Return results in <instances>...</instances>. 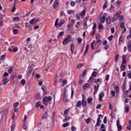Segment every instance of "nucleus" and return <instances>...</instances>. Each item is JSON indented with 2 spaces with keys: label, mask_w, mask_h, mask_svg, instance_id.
Segmentation results:
<instances>
[{
  "label": "nucleus",
  "mask_w": 131,
  "mask_h": 131,
  "mask_svg": "<svg viewBox=\"0 0 131 131\" xmlns=\"http://www.w3.org/2000/svg\"><path fill=\"white\" fill-rule=\"evenodd\" d=\"M76 17L77 20H80V14L77 13L76 14Z\"/></svg>",
  "instance_id": "obj_37"
},
{
  "label": "nucleus",
  "mask_w": 131,
  "mask_h": 131,
  "mask_svg": "<svg viewBox=\"0 0 131 131\" xmlns=\"http://www.w3.org/2000/svg\"><path fill=\"white\" fill-rule=\"evenodd\" d=\"M17 117H18V115L16 116V114H15V113H13L12 114V119H16V118H17Z\"/></svg>",
  "instance_id": "obj_30"
},
{
  "label": "nucleus",
  "mask_w": 131,
  "mask_h": 131,
  "mask_svg": "<svg viewBox=\"0 0 131 131\" xmlns=\"http://www.w3.org/2000/svg\"><path fill=\"white\" fill-rule=\"evenodd\" d=\"M58 7H59V3H58V0H55L54 4V9H57Z\"/></svg>",
  "instance_id": "obj_12"
},
{
  "label": "nucleus",
  "mask_w": 131,
  "mask_h": 131,
  "mask_svg": "<svg viewBox=\"0 0 131 131\" xmlns=\"http://www.w3.org/2000/svg\"><path fill=\"white\" fill-rule=\"evenodd\" d=\"M36 98L37 99V100H41V97H40V95L39 94H37Z\"/></svg>",
  "instance_id": "obj_46"
},
{
  "label": "nucleus",
  "mask_w": 131,
  "mask_h": 131,
  "mask_svg": "<svg viewBox=\"0 0 131 131\" xmlns=\"http://www.w3.org/2000/svg\"><path fill=\"white\" fill-rule=\"evenodd\" d=\"M75 27V28H76V29H78V28H79V27H80V22L78 21L77 23V24H76Z\"/></svg>",
  "instance_id": "obj_19"
},
{
  "label": "nucleus",
  "mask_w": 131,
  "mask_h": 131,
  "mask_svg": "<svg viewBox=\"0 0 131 131\" xmlns=\"http://www.w3.org/2000/svg\"><path fill=\"white\" fill-rule=\"evenodd\" d=\"M103 25L101 24H99V25H98V28L99 29H103Z\"/></svg>",
  "instance_id": "obj_55"
},
{
  "label": "nucleus",
  "mask_w": 131,
  "mask_h": 131,
  "mask_svg": "<svg viewBox=\"0 0 131 131\" xmlns=\"http://www.w3.org/2000/svg\"><path fill=\"white\" fill-rule=\"evenodd\" d=\"M18 106H19V102L14 103V107H17Z\"/></svg>",
  "instance_id": "obj_61"
},
{
  "label": "nucleus",
  "mask_w": 131,
  "mask_h": 131,
  "mask_svg": "<svg viewBox=\"0 0 131 131\" xmlns=\"http://www.w3.org/2000/svg\"><path fill=\"white\" fill-rule=\"evenodd\" d=\"M111 96H112L113 97H115L116 95V93L115 92V91L114 90H112L111 91Z\"/></svg>",
  "instance_id": "obj_23"
},
{
  "label": "nucleus",
  "mask_w": 131,
  "mask_h": 131,
  "mask_svg": "<svg viewBox=\"0 0 131 131\" xmlns=\"http://www.w3.org/2000/svg\"><path fill=\"white\" fill-rule=\"evenodd\" d=\"M81 105H82V103L81 101H79L77 103V107H80V106H81Z\"/></svg>",
  "instance_id": "obj_38"
},
{
  "label": "nucleus",
  "mask_w": 131,
  "mask_h": 131,
  "mask_svg": "<svg viewBox=\"0 0 131 131\" xmlns=\"http://www.w3.org/2000/svg\"><path fill=\"white\" fill-rule=\"evenodd\" d=\"M71 51L72 52V54H73L74 52V43L73 42L71 43Z\"/></svg>",
  "instance_id": "obj_11"
},
{
  "label": "nucleus",
  "mask_w": 131,
  "mask_h": 131,
  "mask_svg": "<svg viewBox=\"0 0 131 131\" xmlns=\"http://www.w3.org/2000/svg\"><path fill=\"white\" fill-rule=\"evenodd\" d=\"M112 38H113V35H112L108 36V40H112Z\"/></svg>",
  "instance_id": "obj_63"
},
{
  "label": "nucleus",
  "mask_w": 131,
  "mask_h": 131,
  "mask_svg": "<svg viewBox=\"0 0 131 131\" xmlns=\"http://www.w3.org/2000/svg\"><path fill=\"white\" fill-rule=\"evenodd\" d=\"M29 26H30V24H29V23H26L25 27H26V28H28V27H29Z\"/></svg>",
  "instance_id": "obj_60"
},
{
  "label": "nucleus",
  "mask_w": 131,
  "mask_h": 131,
  "mask_svg": "<svg viewBox=\"0 0 131 131\" xmlns=\"http://www.w3.org/2000/svg\"><path fill=\"white\" fill-rule=\"evenodd\" d=\"M95 83H97V82H99V83H101L102 82V78H98L97 79V81H94Z\"/></svg>",
  "instance_id": "obj_33"
},
{
  "label": "nucleus",
  "mask_w": 131,
  "mask_h": 131,
  "mask_svg": "<svg viewBox=\"0 0 131 131\" xmlns=\"http://www.w3.org/2000/svg\"><path fill=\"white\" fill-rule=\"evenodd\" d=\"M122 90L123 92L125 91V83H123L122 85Z\"/></svg>",
  "instance_id": "obj_40"
},
{
  "label": "nucleus",
  "mask_w": 131,
  "mask_h": 131,
  "mask_svg": "<svg viewBox=\"0 0 131 131\" xmlns=\"http://www.w3.org/2000/svg\"><path fill=\"white\" fill-rule=\"evenodd\" d=\"M93 102V98H88V103L90 104V103H92Z\"/></svg>",
  "instance_id": "obj_54"
},
{
  "label": "nucleus",
  "mask_w": 131,
  "mask_h": 131,
  "mask_svg": "<svg viewBox=\"0 0 131 131\" xmlns=\"http://www.w3.org/2000/svg\"><path fill=\"white\" fill-rule=\"evenodd\" d=\"M128 84H129V88L128 91H131V81H129L128 82Z\"/></svg>",
  "instance_id": "obj_64"
},
{
  "label": "nucleus",
  "mask_w": 131,
  "mask_h": 131,
  "mask_svg": "<svg viewBox=\"0 0 131 131\" xmlns=\"http://www.w3.org/2000/svg\"><path fill=\"white\" fill-rule=\"evenodd\" d=\"M64 35V32L61 31L59 33V35L57 36V37H59V36H63Z\"/></svg>",
  "instance_id": "obj_50"
},
{
  "label": "nucleus",
  "mask_w": 131,
  "mask_h": 131,
  "mask_svg": "<svg viewBox=\"0 0 131 131\" xmlns=\"http://www.w3.org/2000/svg\"><path fill=\"white\" fill-rule=\"evenodd\" d=\"M86 72H88V71H87L86 70H85L84 71L83 74H82V75H81V76H80V78H81V77H82H82H83V76H85L86 75Z\"/></svg>",
  "instance_id": "obj_21"
},
{
  "label": "nucleus",
  "mask_w": 131,
  "mask_h": 131,
  "mask_svg": "<svg viewBox=\"0 0 131 131\" xmlns=\"http://www.w3.org/2000/svg\"><path fill=\"white\" fill-rule=\"evenodd\" d=\"M41 104V102L40 101L37 102L36 103L35 107L36 108H38V106Z\"/></svg>",
  "instance_id": "obj_41"
},
{
  "label": "nucleus",
  "mask_w": 131,
  "mask_h": 131,
  "mask_svg": "<svg viewBox=\"0 0 131 131\" xmlns=\"http://www.w3.org/2000/svg\"><path fill=\"white\" fill-rule=\"evenodd\" d=\"M106 19V16L103 15L101 18L100 19V22L101 23H104L105 22V20Z\"/></svg>",
  "instance_id": "obj_16"
},
{
  "label": "nucleus",
  "mask_w": 131,
  "mask_h": 131,
  "mask_svg": "<svg viewBox=\"0 0 131 131\" xmlns=\"http://www.w3.org/2000/svg\"><path fill=\"white\" fill-rule=\"evenodd\" d=\"M48 117V113H45L43 115L42 118L43 119H47V118Z\"/></svg>",
  "instance_id": "obj_27"
},
{
  "label": "nucleus",
  "mask_w": 131,
  "mask_h": 131,
  "mask_svg": "<svg viewBox=\"0 0 131 131\" xmlns=\"http://www.w3.org/2000/svg\"><path fill=\"white\" fill-rule=\"evenodd\" d=\"M101 116H102V115H98V118L97 120V123L95 125L96 127H97V126H100V125H101V122L100 120Z\"/></svg>",
  "instance_id": "obj_4"
},
{
  "label": "nucleus",
  "mask_w": 131,
  "mask_h": 131,
  "mask_svg": "<svg viewBox=\"0 0 131 131\" xmlns=\"http://www.w3.org/2000/svg\"><path fill=\"white\" fill-rule=\"evenodd\" d=\"M127 47H128V50L129 51V52H131V45L130 44L128 45Z\"/></svg>",
  "instance_id": "obj_56"
},
{
  "label": "nucleus",
  "mask_w": 131,
  "mask_h": 131,
  "mask_svg": "<svg viewBox=\"0 0 131 131\" xmlns=\"http://www.w3.org/2000/svg\"><path fill=\"white\" fill-rule=\"evenodd\" d=\"M39 21V19L38 18H33L30 20L29 23L30 24H36Z\"/></svg>",
  "instance_id": "obj_5"
},
{
  "label": "nucleus",
  "mask_w": 131,
  "mask_h": 131,
  "mask_svg": "<svg viewBox=\"0 0 131 131\" xmlns=\"http://www.w3.org/2000/svg\"><path fill=\"white\" fill-rule=\"evenodd\" d=\"M124 25H125L124 23H122L120 24L121 28H122V29H124V31H123V33H124V32L126 31V28L124 27Z\"/></svg>",
  "instance_id": "obj_9"
},
{
  "label": "nucleus",
  "mask_w": 131,
  "mask_h": 131,
  "mask_svg": "<svg viewBox=\"0 0 131 131\" xmlns=\"http://www.w3.org/2000/svg\"><path fill=\"white\" fill-rule=\"evenodd\" d=\"M103 123L106 124L107 123V117H105L104 119H103Z\"/></svg>",
  "instance_id": "obj_59"
},
{
  "label": "nucleus",
  "mask_w": 131,
  "mask_h": 131,
  "mask_svg": "<svg viewBox=\"0 0 131 131\" xmlns=\"http://www.w3.org/2000/svg\"><path fill=\"white\" fill-rule=\"evenodd\" d=\"M119 59V55L117 54L116 56H115V61L116 62H118V60Z\"/></svg>",
  "instance_id": "obj_35"
},
{
  "label": "nucleus",
  "mask_w": 131,
  "mask_h": 131,
  "mask_svg": "<svg viewBox=\"0 0 131 131\" xmlns=\"http://www.w3.org/2000/svg\"><path fill=\"white\" fill-rule=\"evenodd\" d=\"M77 40L78 43H81V42L82 41V38H81V37H78L77 39Z\"/></svg>",
  "instance_id": "obj_32"
},
{
  "label": "nucleus",
  "mask_w": 131,
  "mask_h": 131,
  "mask_svg": "<svg viewBox=\"0 0 131 131\" xmlns=\"http://www.w3.org/2000/svg\"><path fill=\"white\" fill-rule=\"evenodd\" d=\"M83 66V64L82 63H79L77 64V68L79 69V68H81Z\"/></svg>",
  "instance_id": "obj_20"
},
{
  "label": "nucleus",
  "mask_w": 131,
  "mask_h": 131,
  "mask_svg": "<svg viewBox=\"0 0 131 131\" xmlns=\"http://www.w3.org/2000/svg\"><path fill=\"white\" fill-rule=\"evenodd\" d=\"M8 82H9V79L5 78L3 80V83H4V85H6V84H7V83H8Z\"/></svg>",
  "instance_id": "obj_18"
},
{
  "label": "nucleus",
  "mask_w": 131,
  "mask_h": 131,
  "mask_svg": "<svg viewBox=\"0 0 131 131\" xmlns=\"http://www.w3.org/2000/svg\"><path fill=\"white\" fill-rule=\"evenodd\" d=\"M82 105L83 106H86V101H85V100L84 99V98L82 99Z\"/></svg>",
  "instance_id": "obj_17"
},
{
  "label": "nucleus",
  "mask_w": 131,
  "mask_h": 131,
  "mask_svg": "<svg viewBox=\"0 0 131 131\" xmlns=\"http://www.w3.org/2000/svg\"><path fill=\"white\" fill-rule=\"evenodd\" d=\"M69 111H70V108H68V109L65 110L64 112V115H68V114H69Z\"/></svg>",
  "instance_id": "obj_25"
},
{
  "label": "nucleus",
  "mask_w": 131,
  "mask_h": 131,
  "mask_svg": "<svg viewBox=\"0 0 131 131\" xmlns=\"http://www.w3.org/2000/svg\"><path fill=\"white\" fill-rule=\"evenodd\" d=\"M51 96H45L42 99L43 104H44L45 106H48V103H49V102H51Z\"/></svg>",
  "instance_id": "obj_1"
},
{
  "label": "nucleus",
  "mask_w": 131,
  "mask_h": 131,
  "mask_svg": "<svg viewBox=\"0 0 131 131\" xmlns=\"http://www.w3.org/2000/svg\"><path fill=\"white\" fill-rule=\"evenodd\" d=\"M67 27H68V30H70L72 28V27H71V24H69L68 26H67Z\"/></svg>",
  "instance_id": "obj_57"
},
{
  "label": "nucleus",
  "mask_w": 131,
  "mask_h": 131,
  "mask_svg": "<svg viewBox=\"0 0 131 131\" xmlns=\"http://www.w3.org/2000/svg\"><path fill=\"white\" fill-rule=\"evenodd\" d=\"M109 78H110V75L109 74L106 75L105 76L106 81H108L109 80Z\"/></svg>",
  "instance_id": "obj_39"
},
{
  "label": "nucleus",
  "mask_w": 131,
  "mask_h": 131,
  "mask_svg": "<svg viewBox=\"0 0 131 131\" xmlns=\"http://www.w3.org/2000/svg\"><path fill=\"white\" fill-rule=\"evenodd\" d=\"M92 76H93V77H96V76H97V72H93L92 74Z\"/></svg>",
  "instance_id": "obj_51"
},
{
  "label": "nucleus",
  "mask_w": 131,
  "mask_h": 131,
  "mask_svg": "<svg viewBox=\"0 0 131 131\" xmlns=\"http://www.w3.org/2000/svg\"><path fill=\"white\" fill-rule=\"evenodd\" d=\"M118 127V130H121V129H122V126H121V125H118L117 126Z\"/></svg>",
  "instance_id": "obj_58"
},
{
  "label": "nucleus",
  "mask_w": 131,
  "mask_h": 131,
  "mask_svg": "<svg viewBox=\"0 0 131 131\" xmlns=\"http://www.w3.org/2000/svg\"><path fill=\"white\" fill-rule=\"evenodd\" d=\"M104 96H105V94L104 93V92H101L99 95V101H102Z\"/></svg>",
  "instance_id": "obj_6"
},
{
  "label": "nucleus",
  "mask_w": 131,
  "mask_h": 131,
  "mask_svg": "<svg viewBox=\"0 0 131 131\" xmlns=\"http://www.w3.org/2000/svg\"><path fill=\"white\" fill-rule=\"evenodd\" d=\"M18 32V29H14L13 30V34H17Z\"/></svg>",
  "instance_id": "obj_34"
},
{
  "label": "nucleus",
  "mask_w": 131,
  "mask_h": 131,
  "mask_svg": "<svg viewBox=\"0 0 131 131\" xmlns=\"http://www.w3.org/2000/svg\"><path fill=\"white\" fill-rule=\"evenodd\" d=\"M70 6L71 7H75V2L72 1L70 3Z\"/></svg>",
  "instance_id": "obj_42"
},
{
  "label": "nucleus",
  "mask_w": 131,
  "mask_h": 131,
  "mask_svg": "<svg viewBox=\"0 0 131 131\" xmlns=\"http://www.w3.org/2000/svg\"><path fill=\"white\" fill-rule=\"evenodd\" d=\"M68 14L70 15V14H73L74 12L72 10H69L67 11Z\"/></svg>",
  "instance_id": "obj_36"
},
{
  "label": "nucleus",
  "mask_w": 131,
  "mask_h": 131,
  "mask_svg": "<svg viewBox=\"0 0 131 131\" xmlns=\"http://www.w3.org/2000/svg\"><path fill=\"white\" fill-rule=\"evenodd\" d=\"M63 24H64V20L60 21L59 24L58 25V27H61V26H62V25H63Z\"/></svg>",
  "instance_id": "obj_43"
},
{
  "label": "nucleus",
  "mask_w": 131,
  "mask_h": 131,
  "mask_svg": "<svg viewBox=\"0 0 131 131\" xmlns=\"http://www.w3.org/2000/svg\"><path fill=\"white\" fill-rule=\"evenodd\" d=\"M117 20V18H115L114 17H113V18H112L111 19V21L112 22H116V21Z\"/></svg>",
  "instance_id": "obj_44"
},
{
  "label": "nucleus",
  "mask_w": 131,
  "mask_h": 131,
  "mask_svg": "<svg viewBox=\"0 0 131 131\" xmlns=\"http://www.w3.org/2000/svg\"><path fill=\"white\" fill-rule=\"evenodd\" d=\"M99 85H97V86H94V95H96L97 94V93H98V91H99Z\"/></svg>",
  "instance_id": "obj_10"
},
{
  "label": "nucleus",
  "mask_w": 131,
  "mask_h": 131,
  "mask_svg": "<svg viewBox=\"0 0 131 131\" xmlns=\"http://www.w3.org/2000/svg\"><path fill=\"white\" fill-rule=\"evenodd\" d=\"M116 16L119 18V21H122L123 20V15H121V12L118 11L116 13Z\"/></svg>",
  "instance_id": "obj_3"
},
{
  "label": "nucleus",
  "mask_w": 131,
  "mask_h": 131,
  "mask_svg": "<svg viewBox=\"0 0 131 131\" xmlns=\"http://www.w3.org/2000/svg\"><path fill=\"white\" fill-rule=\"evenodd\" d=\"M71 130L72 131H76V127H75V126H72L71 127Z\"/></svg>",
  "instance_id": "obj_62"
},
{
  "label": "nucleus",
  "mask_w": 131,
  "mask_h": 131,
  "mask_svg": "<svg viewBox=\"0 0 131 131\" xmlns=\"http://www.w3.org/2000/svg\"><path fill=\"white\" fill-rule=\"evenodd\" d=\"M97 27V24L96 23H93V27L92 28V29L93 30H95V29Z\"/></svg>",
  "instance_id": "obj_49"
},
{
  "label": "nucleus",
  "mask_w": 131,
  "mask_h": 131,
  "mask_svg": "<svg viewBox=\"0 0 131 131\" xmlns=\"http://www.w3.org/2000/svg\"><path fill=\"white\" fill-rule=\"evenodd\" d=\"M120 68L121 69L123 70V71H124V70H125V66L124 65L121 64Z\"/></svg>",
  "instance_id": "obj_45"
},
{
  "label": "nucleus",
  "mask_w": 131,
  "mask_h": 131,
  "mask_svg": "<svg viewBox=\"0 0 131 131\" xmlns=\"http://www.w3.org/2000/svg\"><path fill=\"white\" fill-rule=\"evenodd\" d=\"M62 100L64 102H67L68 101V98H67V93L66 92H64Z\"/></svg>",
  "instance_id": "obj_7"
},
{
  "label": "nucleus",
  "mask_w": 131,
  "mask_h": 131,
  "mask_svg": "<svg viewBox=\"0 0 131 131\" xmlns=\"http://www.w3.org/2000/svg\"><path fill=\"white\" fill-rule=\"evenodd\" d=\"M111 22V18H110V17H107V18H106V23L107 24H110Z\"/></svg>",
  "instance_id": "obj_31"
},
{
  "label": "nucleus",
  "mask_w": 131,
  "mask_h": 131,
  "mask_svg": "<svg viewBox=\"0 0 131 131\" xmlns=\"http://www.w3.org/2000/svg\"><path fill=\"white\" fill-rule=\"evenodd\" d=\"M28 127V124L26 123V122H24V125L23 126V128L24 129H26Z\"/></svg>",
  "instance_id": "obj_15"
},
{
  "label": "nucleus",
  "mask_w": 131,
  "mask_h": 131,
  "mask_svg": "<svg viewBox=\"0 0 131 131\" xmlns=\"http://www.w3.org/2000/svg\"><path fill=\"white\" fill-rule=\"evenodd\" d=\"M87 88H90V83H86L83 85V89L85 90Z\"/></svg>",
  "instance_id": "obj_14"
},
{
  "label": "nucleus",
  "mask_w": 131,
  "mask_h": 131,
  "mask_svg": "<svg viewBox=\"0 0 131 131\" xmlns=\"http://www.w3.org/2000/svg\"><path fill=\"white\" fill-rule=\"evenodd\" d=\"M94 45H95V40H94L91 44L92 50H94Z\"/></svg>",
  "instance_id": "obj_47"
},
{
  "label": "nucleus",
  "mask_w": 131,
  "mask_h": 131,
  "mask_svg": "<svg viewBox=\"0 0 131 131\" xmlns=\"http://www.w3.org/2000/svg\"><path fill=\"white\" fill-rule=\"evenodd\" d=\"M89 47L90 46H89V45H86V49H85V52L84 53V56H85V55H86V53H88V51H89Z\"/></svg>",
  "instance_id": "obj_22"
},
{
  "label": "nucleus",
  "mask_w": 131,
  "mask_h": 131,
  "mask_svg": "<svg viewBox=\"0 0 131 131\" xmlns=\"http://www.w3.org/2000/svg\"><path fill=\"white\" fill-rule=\"evenodd\" d=\"M9 52H13V53H16L18 51V48L14 47L13 49L8 48Z\"/></svg>",
  "instance_id": "obj_8"
},
{
  "label": "nucleus",
  "mask_w": 131,
  "mask_h": 131,
  "mask_svg": "<svg viewBox=\"0 0 131 131\" xmlns=\"http://www.w3.org/2000/svg\"><path fill=\"white\" fill-rule=\"evenodd\" d=\"M58 21H59V19L58 18H57L55 20V24H54V26H55V27H59V23H58Z\"/></svg>",
  "instance_id": "obj_24"
},
{
  "label": "nucleus",
  "mask_w": 131,
  "mask_h": 131,
  "mask_svg": "<svg viewBox=\"0 0 131 131\" xmlns=\"http://www.w3.org/2000/svg\"><path fill=\"white\" fill-rule=\"evenodd\" d=\"M110 11V12H114V7L113 6H111Z\"/></svg>",
  "instance_id": "obj_52"
},
{
  "label": "nucleus",
  "mask_w": 131,
  "mask_h": 131,
  "mask_svg": "<svg viewBox=\"0 0 131 131\" xmlns=\"http://www.w3.org/2000/svg\"><path fill=\"white\" fill-rule=\"evenodd\" d=\"M115 91L117 95H119V94L120 91H119V87L118 86H116L115 88Z\"/></svg>",
  "instance_id": "obj_13"
},
{
  "label": "nucleus",
  "mask_w": 131,
  "mask_h": 131,
  "mask_svg": "<svg viewBox=\"0 0 131 131\" xmlns=\"http://www.w3.org/2000/svg\"><path fill=\"white\" fill-rule=\"evenodd\" d=\"M67 84V80H63L62 81V86H64V85H65V84Z\"/></svg>",
  "instance_id": "obj_53"
},
{
  "label": "nucleus",
  "mask_w": 131,
  "mask_h": 131,
  "mask_svg": "<svg viewBox=\"0 0 131 131\" xmlns=\"http://www.w3.org/2000/svg\"><path fill=\"white\" fill-rule=\"evenodd\" d=\"M125 112H126V113H127L128 111H129V107L128 106V105L125 106Z\"/></svg>",
  "instance_id": "obj_26"
},
{
  "label": "nucleus",
  "mask_w": 131,
  "mask_h": 131,
  "mask_svg": "<svg viewBox=\"0 0 131 131\" xmlns=\"http://www.w3.org/2000/svg\"><path fill=\"white\" fill-rule=\"evenodd\" d=\"M71 41V36H70V35H68V37L62 41V43L64 45H67V42H69V41Z\"/></svg>",
  "instance_id": "obj_2"
},
{
  "label": "nucleus",
  "mask_w": 131,
  "mask_h": 131,
  "mask_svg": "<svg viewBox=\"0 0 131 131\" xmlns=\"http://www.w3.org/2000/svg\"><path fill=\"white\" fill-rule=\"evenodd\" d=\"M80 15L82 17H84V16H85V10H82L80 13Z\"/></svg>",
  "instance_id": "obj_28"
},
{
  "label": "nucleus",
  "mask_w": 131,
  "mask_h": 131,
  "mask_svg": "<svg viewBox=\"0 0 131 131\" xmlns=\"http://www.w3.org/2000/svg\"><path fill=\"white\" fill-rule=\"evenodd\" d=\"M16 126V125L15 124H13L11 126V131H14V129H15V127Z\"/></svg>",
  "instance_id": "obj_48"
},
{
  "label": "nucleus",
  "mask_w": 131,
  "mask_h": 131,
  "mask_svg": "<svg viewBox=\"0 0 131 131\" xmlns=\"http://www.w3.org/2000/svg\"><path fill=\"white\" fill-rule=\"evenodd\" d=\"M20 83L22 85H25V83H26V81L25 80V79H22L20 81Z\"/></svg>",
  "instance_id": "obj_29"
}]
</instances>
